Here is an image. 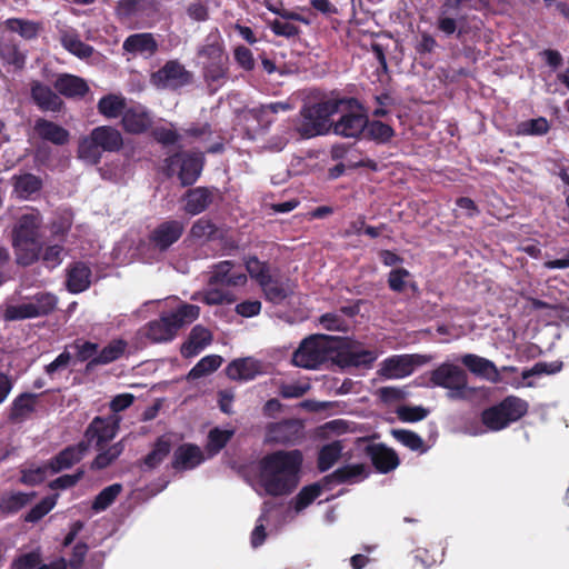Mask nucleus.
Listing matches in <instances>:
<instances>
[{"instance_id": "21", "label": "nucleus", "mask_w": 569, "mask_h": 569, "mask_svg": "<svg viewBox=\"0 0 569 569\" xmlns=\"http://www.w3.org/2000/svg\"><path fill=\"white\" fill-rule=\"evenodd\" d=\"M219 190L214 187H196L183 194L186 201L183 210L191 216L206 211L213 202Z\"/></svg>"}, {"instance_id": "52", "label": "nucleus", "mask_w": 569, "mask_h": 569, "mask_svg": "<svg viewBox=\"0 0 569 569\" xmlns=\"http://www.w3.org/2000/svg\"><path fill=\"white\" fill-rule=\"evenodd\" d=\"M6 26L10 31L19 33L27 40L34 39L39 32V26L36 22L23 19H8Z\"/></svg>"}, {"instance_id": "58", "label": "nucleus", "mask_w": 569, "mask_h": 569, "mask_svg": "<svg viewBox=\"0 0 569 569\" xmlns=\"http://www.w3.org/2000/svg\"><path fill=\"white\" fill-rule=\"evenodd\" d=\"M58 303V299L53 293L39 292L33 297V307L39 312V317L48 316L51 313Z\"/></svg>"}, {"instance_id": "32", "label": "nucleus", "mask_w": 569, "mask_h": 569, "mask_svg": "<svg viewBox=\"0 0 569 569\" xmlns=\"http://www.w3.org/2000/svg\"><path fill=\"white\" fill-rule=\"evenodd\" d=\"M39 395L31 392L20 393L11 402L8 418L12 422H21L36 410Z\"/></svg>"}, {"instance_id": "15", "label": "nucleus", "mask_w": 569, "mask_h": 569, "mask_svg": "<svg viewBox=\"0 0 569 569\" xmlns=\"http://www.w3.org/2000/svg\"><path fill=\"white\" fill-rule=\"evenodd\" d=\"M300 97L302 107H362L356 98L345 97L337 90L307 89L300 92Z\"/></svg>"}, {"instance_id": "23", "label": "nucleus", "mask_w": 569, "mask_h": 569, "mask_svg": "<svg viewBox=\"0 0 569 569\" xmlns=\"http://www.w3.org/2000/svg\"><path fill=\"white\" fill-rule=\"evenodd\" d=\"M259 287L261 288L264 299L273 305L282 303L292 293L289 279L279 274L270 273L260 281Z\"/></svg>"}, {"instance_id": "50", "label": "nucleus", "mask_w": 569, "mask_h": 569, "mask_svg": "<svg viewBox=\"0 0 569 569\" xmlns=\"http://www.w3.org/2000/svg\"><path fill=\"white\" fill-rule=\"evenodd\" d=\"M121 491L122 486L120 483H113L106 487L94 498L92 502V509L94 511L106 510L114 502V500L117 499Z\"/></svg>"}, {"instance_id": "45", "label": "nucleus", "mask_w": 569, "mask_h": 569, "mask_svg": "<svg viewBox=\"0 0 569 569\" xmlns=\"http://www.w3.org/2000/svg\"><path fill=\"white\" fill-rule=\"evenodd\" d=\"M323 483L321 482H313L311 485L305 486L301 488V490L298 492V495L295 498L293 507L297 512L302 511L308 506H310L322 492Z\"/></svg>"}, {"instance_id": "1", "label": "nucleus", "mask_w": 569, "mask_h": 569, "mask_svg": "<svg viewBox=\"0 0 569 569\" xmlns=\"http://www.w3.org/2000/svg\"><path fill=\"white\" fill-rule=\"evenodd\" d=\"M303 462L300 450H278L259 461L260 485L272 497L290 495L299 483Z\"/></svg>"}, {"instance_id": "38", "label": "nucleus", "mask_w": 569, "mask_h": 569, "mask_svg": "<svg viewBox=\"0 0 569 569\" xmlns=\"http://www.w3.org/2000/svg\"><path fill=\"white\" fill-rule=\"evenodd\" d=\"M77 153L79 159L91 166L100 163L103 151L98 146L92 131L79 140Z\"/></svg>"}, {"instance_id": "35", "label": "nucleus", "mask_w": 569, "mask_h": 569, "mask_svg": "<svg viewBox=\"0 0 569 569\" xmlns=\"http://www.w3.org/2000/svg\"><path fill=\"white\" fill-rule=\"evenodd\" d=\"M92 133L103 152H117L123 146L121 133L113 127L100 126L94 128Z\"/></svg>"}, {"instance_id": "33", "label": "nucleus", "mask_w": 569, "mask_h": 569, "mask_svg": "<svg viewBox=\"0 0 569 569\" xmlns=\"http://www.w3.org/2000/svg\"><path fill=\"white\" fill-rule=\"evenodd\" d=\"M128 348L124 339H113L102 350L87 363V370H91L97 366L109 365L120 359Z\"/></svg>"}, {"instance_id": "20", "label": "nucleus", "mask_w": 569, "mask_h": 569, "mask_svg": "<svg viewBox=\"0 0 569 569\" xmlns=\"http://www.w3.org/2000/svg\"><path fill=\"white\" fill-rule=\"evenodd\" d=\"M54 90L67 99L79 101L90 93L87 81L78 76L60 73L53 81Z\"/></svg>"}, {"instance_id": "26", "label": "nucleus", "mask_w": 569, "mask_h": 569, "mask_svg": "<svg viewBox=\"0 0 569 569\" xmlns=\"http://www.w3.org/2000/svg\"><path fill=\"white\" fill-rule=\"evenodd\" d=\"M204 460L201 449L192 443L180 445L173 452L171 467L174 470H190Z\"/></svg>"}, {"instance_id": "13", "label": "nucleus", "mask_w": 569, "mask_h": 569, "mask_svg": "<svg viewBox=\"0 0 569 569\" xmlns=\"http://www.w3.org/2000/svg\"><path fill=\"white\" fill-rule=\"evenodd\" d=\"M183 231V222L174 219L166 220L149 232L148 241L154 250L164 252L182 237Z\"/></svg>"}, {"instance_id": "14", "label": "nucleus", "mask_w": 569, "mask_h": 569, "mask_svg": "<svg viewBox=\"0 0 569 569\" xmlns=\"http://www.w3.org/2000/svg\"><path fill=\"white\" fill-rule=\"evenodd\" d=\"M101 113L111 119L122 117L121 123L126 132L139 134L147 131L152 124V118L146 109H99Z\"/></svg>"}, {"instance_id": "40", "label": "nucleus", "mask_w": 569, "mask_h": 569, "mask_svg": "<svg viewBox=\"0 0 569 569\" xmlns=\"http://www.w3.org/2000/svg\"><path fill=\"white\" fill-rule=\"evenodd\" d=\"M36 493L11 492L4 493L0 498V512L4 515H13L24 508L33 498Z\"/></svg>"}, {"instance_id": "42", "label": "nucleus", "mask_w": 569, "mask_h": 569, "mask_svg": "<svg viewBox=\"0 0 569 569\" xmlns=\"http://www.w3.org/2000/svg\"><path fill=\"white\" fill-rule=\"evenodd\" d=\"M550 130L549 121L543 117L527 119L516 123V136H543Z\"/></svg>"}, {"instance_id": "56", "label": "nucleus", "mask_w": 569, "mask_h": 569, "mask_svg": "<svg viewBox=\"0 0 569 569\" xmlns=\"http://www.w3.org/2000/svg\"><path fill=\"white\" fill-rule=\"evenodd\" d=\"M57 497L48 496L44 497L40 502L33 506L24 516V521L37 522L48 515L56 506Z\"/></svg>"}, {"instance_id": "18", "label": "nucleus", "mask_w": 569, "mask_h": 569, "mask_svg": "<svg viewBox=\"0 0 569 569\" xmlns=\"http://www.w3.org/2000/svg\"><path fill=\"white\" fill-rule=\"evenodd\" d=\"M247 280L244 272L234 270L233 261L223 260L212 266L208 282L210 286L242 287Z\"/></svg>"}, {"instance_id": "5", "label": "nucleus", "mask_w": 569, "mask_h": 569, "mask_svg": "<svg viewBox=\"0 0 569 569\" xmlns=\"http://www.w3.org/2000/svg\"><path fill=\"white\" fill-rule=\"evenodd\" d=\"M198 56L203 58V77L208 86L216 91L228 79L229 58L218 30L210 32L204 44L199 47Z\"/></svg>"}, {"instance_id": "60", "label": "nucleus", "mask_w": 569, "mask_h": 569, "mask_svg": "<svg viewBox=\"0 0 569 569\" xmlns=\"http://www.w3.org/2000/svg\"><path fill=\"white\" fill-rule=\"evenodd\" d=\"M42 562V557L39 550L22 553L13 559L10 569H37L38 565Z\"/></svg>"}, {"instance_id": "6", "label": "nucleus", "mask_w": 569, "mask_h": 569, "mask_svg": "<svg viewBox=\"0 0 569 569\" xmlns=\"http://www.w3.org/2000/svg\"><path fill=\"white\" fill-rule=\"evenodd\" d=\"M428 388H442L447 390L450 400H467L475 392L468 385V373L460 366L446 361L429 371Z\"/></svg>"}, {"instance_id": "53", "label": "nucleus", "mask_w": 569, "mask_h": 569, "mask_svg": "<svg viewBox=\"0 0 569 569\" xmlns=\"http://www.w3.org/2000/svg\"><path fill=\"white\" fill-rule=\"evenodd\" d=\"M391 435L397 441L410 450L425 451V442L418 433L406 429H392Z\"/></svg>"}, {"instance_id": "51", "label": "nucleus", "mask_w": 569, "mask_h": 569, "mask_svg": "<svg viewBox=\"0 0 569 569\" xmlns=\"http://www.w3.org/2000/svg\"><path fill=\"white\" fill-rule=\"evenodd\" d=\"M31 96L39 107H57V101L59 100V97L51 88L40 82H36L32 86Z\"/></svg>"}, {"instance_id": "4", "label": "nucleus", "mask_w": 569, "mask_h": 569, "mask_svg": "<svg viewBox=\"0 0 569 569\" xmlns=\"http://www.w3.org/2000/svg\"><path fill=\"white\" fill-rule=\"evenodd\" d=\"M343 342L341 337L312 335L305 338L292 355V363L303 369H318L332 360L336 349Z\"/></svg>"}, {"instance_id": "28", "label": "nucleus", "mask_w": 569, "mask_h": 569, "mask_svg": "<svg viewBox=\"0 0 569 569\" xmlns=\"http://www.w3.org/2000/svg\"><path fill=\"white\" fill-rule=\"evenodd\" d=\"M157 0H119L116 13L121 19L149 17L157 11Z\"/></svg>"}, {"instance_id": "24", "label": "nucleus", "mask_w": 569, "mask_h": 569, "mask_svg": "<svg viewBox=\"0 0 569 569\" xmlns=\"http://www.w3.org/2000/svg\"><path fill=\"white\" fill-rule=\"evenodd\" d=\"M460 362L473 375L485 378L491 382L500 380V373L496 365L486 358L475 353H466L461 356Z\"/></svg>"}, {"instance_id": "3", "label": "nucleus", "mask_w": 569, "mask_h": 569, "mask_svg": "<svg viewBox=\"0 0 569 569\" xmlns=\"http://www.w3.org/2000/svg\"><path fill=\"white\" fill-rule=\"evenodd\" d=\"M40 217L22 214L12 230V247L19 266L29 267L40 259L42 244L39 240Z\"/></svg>"}, {"instance_id": "44", "label": "nucleus", "mask_w": 569, "mask_h": 569, "mask_svg": "<svg viewBox=\"0 0 569 569\" xmlns=\"http://www.w3.org/2000/svg\"><path fill=\"white\" fill-rule=\"evenodd\" d=\"M12 180L16 191L23 198L30 197L42 188L41 178L32 173L13 176Z\"/></svg>"}, {"instance_id": "63", "label": "nucleus", "mask_w": 569, "mask_h": 569, "mask_svg": "<svg viewBox=\"0 0 569 569\" xmlns=\"http://www.w3.org/2000/svg\"><path fill=\"white\" fill-rule=\"evenodd\" d=\"M186 14L196 22H204L209 19V7L201 0H192L186 6Z\"/></svg>"}, {"instance_id": "11", "label": "nucleus", "mask_w": 569, "mask_h": 569, "mask_svg": "<svg viewBox=\"0 0 569 569\" xmlns=\"http://www.w3.org/2000/svg\"><path fill=\"white\" fill-rule=\"evenodd\" d=\"M192 73L177 60L168 61L157 72L152 73L151 82L160 89L176 90L191 83Z\"/></svg>"}, {"instance_id": "29", "label": "nucleus", "mask_w": 569, "mask_h": 569, "mask_svg": "<svg viewBox=\"0 0 569 569\" xmlns=\"http://www.w3.org/2000/svg\"><path fill=\"white\" fill-rule=\"evenodd\" d=\"M369 476L367 467L363 463L346 465L336 469L332 473L322 478L323 486L329 487L332 483H347L363 480Z\"/></svg>"}, {"instance_id": "27", "label": "nucleus", "mask_w": 569, "mask_h": 569, "mask_svg": "<svg viewBox=\"0 0 569 569\" xmlns=\"http://www.w3.org/2000/svg\"><path fill=\"white\" fill-rule=\"evenodd\" d=\"M33 130L40 139L56 146H64L70 141V132L67 129L43 118L36 120Z\"/></svg>"}, {"instance_id": "61", "label": "nucleus", "mask_w": 569, "mask_h": 569, "mask_svg": "<svg viewBox=\"0 0 569 569\" xmlns=\"http://www.w3.org/2000/svg\"><path fill=\"white\" fill-rule=\"evenodd\" d=\"M428 413L429 410L421 406H401L397 409V416L403 422L421 421Z\"/></svg>"}, {"instance_id": "54", "label": "nucleus", "mask_w": 569, "mask_h": 569, "mask_svg": "<svg viewBox=\"0 0 569 569\" xmlns=\"http://www.w3.org/2000/svg\"><path fill=\"white\" fill-rule=\"evenodd\" d=\"M0 57L6 63L13 66L16 69L24 67L26 56L13 42H6L0 47Z\"/></svg>"}, {"instance_id": "9", "label": "nucleus", "mask_w": 569, "mask_h": 569, "mask_svg": "<svg viewBox=\"0 0 569 569\" xmlns=\"http://www.w3.org/2000/svg\"><path fill=\"white\" fill-rule=\"evenodd\" d=\"M338 110L300 109V114L293 122L295 130L305 139L325 134L331 129V116Z\"/></svg>"}, {"instance_id": "46", "label": "nucleus", "mask_w": 569, "mask_h": 569, "mask_svg": "<svg viewBox=\"0 0 569 569\" xmlns=\"http://www.w3.org/2000/svg\"><path fill=\"white\" fill-rule=\"evenodd\" d=\"M190 233L193 238H206L209 241L221 238L220 230L216 223L208 218L198 219L191 227Z\"/></svg>"}, {"instance_id": "10", "label": "nucleus", "mask_w": 569, "mask_h": 569, "mask_svg": "<svg viewBox=\"0 0 569 569\" xmlns=\"http://www.w3.org/2000/svg\"><path fill=\"white\" fill-rule=\"evenodd\" d=\"M305 436L303 420L289 418L268 423L264 440L268 443L296 446L305 439Z\"/></svg>"}, {"instance_id": "34", "label": "nucleus", "mask_w": 569, "mask_h": 569, "mask_svg": "<svg viewBox=\"0 0 569 569\" xmlns=\"http://www.w3.org/2000/svg\"><path fill=\"white\" fill-rule=\"evenodd\" d=\"M260 373V366L251 358L232 360L226 367V375L231 380H252Z\"/></svg>"}, {"instance_id": "55", "label": "nucleus", "mask_w": 569, "mask_h": 569, "mask_svg": "<svg viewBox=\"0 0 569 569\" xmlns=\"http://www.w3.org/2000/svg\"><path fill=\"white\" fill-rule=\"evenodd\" d=\"M233 435V430H222L217 427L211 429L208 435L207 449L211 453H218L227 446Z\"/></svg>"}, {"instance_id": "25", "label": "nucleus", "mask_w": 569, "mask_h": 569, "mask_svg": "<svg viewBox=\"0 0 569 569\" xmlns=\"http://www.w3.org/2000/svg\"><path fill=\"white\" fill-rule=\"evenodd\" d=\"M91 269L86 262H73L67 269L66 287L71 293L83 292L91 284Z\"/></svg>"}, {"instance_id": "48", "label": "nucleus", "mask_w": 569, "mask_h": 569, "mask_svg": "<svg viewBox=\"0 0 569 569\" xmlns=\"http://www.w3.org/2000/svg\"><path fill=\"white\" fill-rule=\"evenodd\" d=\"M124 446L122 441L116 442L108 449L98 453L92 460L90 468L92 470H102L109 467L122 453Z\"/></svg>"}, {"instance_id": "47", "label": "nucleus", "mask_w": 569, "mask_h": 569, "mask_svg": "<svg viewBox=\"0 0 569 569\" xmlns=\"http://www.w3.org/2000/svg\"><path fill=\"white\" fill-rule=\"evenodd\" d=\"M200 315V308L196 305L183 303L176 311L169 313L171 321L179 330L184 325L193 322Z\"/></svg>"}, {"instance_id": "36", "label": "nucleus", "mask_w": 569, "mask_h": 569, "mask_svg": "<svg viewBox=\"0 0 569 569\" xmlns=\"http://www.w3.org/2000/svg\"><path fill=\"white\" fill-rule=\"evenodd\" d=\"M413 372L409 355H396L383 360L381 375L387 378H405Z\"/></svg>"}, {"instance_id": "62", "label": "nucleus", "mask_w": 569, "mask_h": 569, "mask_svg": "<svg viewBox=\"0 0 569 569\" xmlns=\"http://www.w3.org/2000/svg\"><path fill=\"white\" fill-rule=\"evenodd\" d=\"M236 296L231 292L223 291L221 289H208L203 293L202 302L208 306H218L222 303H233Z\"/></svg>"}, {"instance_id": "31", "label": "nucleus", "mask_w": 569, "mask_h": 569, "mask_svg": "<svg viewBox=\"0 0 569 569\" xmlns=\"http://www.w3.org/2000/svg\"><path fill=\"white\" fill-rule=\"evenodd\" d=\"M122 48L131 54L151 57L158 50V42L152 33H134L123 41Z\"/></svg>"}, {"instance_id": "64", "label": "nucleus", "mask_w": 569, "mask_h": 569, "mask_svg": "<svg viewBox=\"0 0 569 569\" xmlns=\"http://www.w3.org/2000/svg\"><path fill=\"white\" fill-rule=\"evenodd\" d=\"M410 272L406 268L392 269L388 274V287L395 292H403L407 284V279Z\"/></svg>"}, {"instance_id": "8", "label": "nucleus", "mask_w": 569, "mask_h": 569, "mask_svg": "<svg viewBox=\"0 0 569 569\" xmlns=\"http://www.w3.org/2000/svg\"><path fill=\"white\" fill-rule=\"evenodd\" d=\"M164 170L168 177L178 174L182 187L196 183L203 168L202 154L177 152L164 161Z\"/></svg>"}, {"instance_id": "17", "label": "nucleus", "mask_w": 569, "mask_h": 569, "mask_svg": "<svg viewBox=\"0 0 569 569\" xmlns=\"http://www.w3.org/2000/svg\"><path fill=\"white\" fill-rule=\"evenodd\" d=\"M343 342L335 350L332 361L340 368H369L377 359L373 351L370 350H353L347 348L348 340L342 338Z\"/></svg>"}, {"instance_id": "22", "label": "nucleus", "mask_w": 569, "mask_h": 569, "mask_svg": "<svg viewBox=\"0 0 569 569\" xmlns=\"http://www.w3.org/2000/svg\"><path fill=\"white\" fill-rule=\"evenodd\" d=\"M88 449V443L86 441H79L76 445H70L52 457L48 462V467L52 473H58L64 469H69L82 460Z\"/></svg>"}, {"instance_id": "49", "label": "nucleus", "mask_w": 569, "mask_h": 569, "mask_svg": "<svg viewBox=\"0 0 569 569\" xmlns=\"http://www.w3.org/2000/svg\"><path fill=\"white\" fill-rule=\"evenodd\" d=\"M244 267L251 279L258 284L271 273L268 261H261L257 256H248L244 258Z\"/></svg>"}, {"instance_id": "30", "label": "nucleus", "mask_w": 569, "mask_h": 569, "mask_svg": "<svg viewBox=\"0 0 569 569\" xmlns=\"http://www.w3.org/2000/svg\"><path fill=\"white\" fill-rule=\"evenodd\" d=\"M144 330V336L152 342L170 341L176 337L178 331L169 315L161 316L160 319L148 322Z\"/></svg>"}, {"instance_id": "12", "label": "nucleus", "mask_w": 569, "mask_h": 569, "mask_svg": "<svg viewBox=\"0 0 569 569\" xmlns=\"http://www.w3.org/2000/svg\"><path fill=\"white\" fill-rule=\"evenodd\" d=\"M119 422L120 418L117 415L94 417L84 431V441L88 446L94 441L97 449H102L107 442L116 437L119 430Z\"/></svg>"}, {"instance_id": "39", "label": "nucleus", "mask_w": 569, "mask_h": 569, "mask_svg": "<svg viewBox=\"0 0 569 569\" xmlns=\"http://www.w3.org/2000/svg\"><path fill=\"white\" fill-rule=\"evenodd\" d=\"M395 137V130L391 126L380 120H369L363 133V138L375 141L377 144H386Z\"/></svg>"}, {"instance_id": "2", "label": "nucleus", "mask_w": 569, "mask_h": 569, "mask_svg": "<svg viewBox=\"0 0 569 569\" xmlns=\"http://www.w3.org/2000/svg\"><path fill=\"white\" fill-rule=\"evenodd\" d=\"M490 0H442L439 6L435 27L446 39H457L461 43L472 33L475 16L469 11H488Z\"/></svg>"}, {"instance_id": "7", "label": "nucleus", "mask_w": 569, "mask_h": 569, "mask_svg": "<svg viewBox=\"0 0 569 569\" xmlns=\"http://www.w3.org/2000/svg\"><path fill=\"white\" fill-rule=\"evenodd\" d=\"M528 402L516 396H508L499 403L481 412V422L491 431H500L520 420L528 412Z\"/></svg>"}, {"instance_id": "37", "label": "nucleus", "mask_w": 569, "mask_h": 569, "mask_svg": "<svg viewBox=\"0 0 569 569\" xmlns=\"http://www.w3.org/2000/svg\"><path fill=\"white\" fill-rule=\"evenodd\" d=\"M171 440L166 436H160L153 443L152 450L142 460V470H153L169 456L171 451Z\"/></svg>"}, {"instance_id": "19", "label": "nucleus", "mask_w": 569, "mask_h": 569, "mask_svg": "<svg viewBox=\"0 0 569 569\" xmlns=\"http://www.w3.org/2000/svg\"><path fill=\"white\" fill-rule=\"evenodd\" d=\"M366 456L380 473H388L400 465L398 453L385 443H371L365 448Z\"/></svg>"}, {"instance_id": "16", "label": "nucleus", "mask_w": 569, "mask_h": 569, "mask_svg": "<svg viewBox=\"0 0 569 569\" xmlns=\"http://www.w3.org/2000/svg\"><path fill=\"white\" fill-rule=\"evenodd\" d=\"M367 109H348V112L342 114L338 121H332L331 128L338 136L345 138H360L363 137L366 126H368V114L363 111Z\"/></svg>"}, {"instance_id": "57", "label": "nucleus", "mask_w": 569, "mask_h": 569, "mask_svg": "<svg viewBox=\"0 0 569 569\" xmlns=\"http://www.w3.org/2000/svg\"><path fill=\"white\" fill-rule=\"evenodd\" d=\"M7 320H24L39 317V312L33 307L32 302L10 306L4 315Z\"/></svg>"}, {"instance_id": "41", "label": "nucleus", "mask_w": 569, "mask_h": 569, "mask_svg": "<svg viewBox=\"0 0 569 569\" xmlns=\"http://www.w3.org/2000/svg\"><path fill=\"white\" fill-rule=\"evenodd\" d=\"M343 447L339 440L325 445L318 453L317 468L320 472L328 471L341 457Z\"/></svg>"}, {"instance_id": "59", "label": "nucleus", "mask_w": 569, "mask_h": 569, "mask_svg": "<svg viewBox=\"0 0 569 569\" xmlns=\"http://www.w3.org/2000/svg\"><path fill=\"white\" fill-rule=\"evenodd\" d=\"M319 323L328 331L346 333L349 330L347 321L338 313L327 312L320 316Z\"/></svg>"}, {"instance_id": "43", "label": "nucleus", "mask_w": 569, "mask_h": 569, "mask_svg": "<svg viewBox=\"0 0 569 569\" xmlns=\"http://www.w3.org/2000/svg\"><path fill=\"white\" fill-rule=\"evenodd\" d=\"M223 362L221 356L209 355L200 359L189 371L188 380H197L214 372Z\"/></svg>"}]
</instances>
